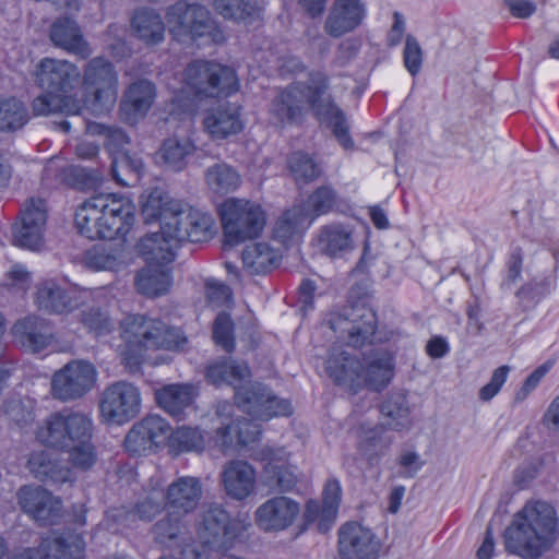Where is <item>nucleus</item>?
<instances>
[{
	"label": "nucleus",
	"mask_w": 559,
	"mask_h": 559,
	"mask_svg": "<svg viewBox=\"0 0 559 559\" xmlns=\"http://www.w3.org/2000/svg\"><path fill=\"white\" fill-rule=\"evenodd\" d=\"M142 213L146 221L160 222L159 233L145 235L136 245L138 252L151 261L169 263L181 242H200L213 235L214 218L210 213L158 191L148 195Z\"/></svg>",
	"instance_id": "nucleus-1"
},
{
	"label": "nucleus",
	"mask_w": 559,
	"mask_h": 559,
	"mask_svg": "<svg viewBox=\"0 0 559 559\" xmlns=\"http://www.w3.org/2000/svg\"><path fill=\"white\" fill-rule=\"evenodd\" d=\"M329 88V76L322 71H312L306 82H294L282 88L270 103L272 123L277 127L300 123L311 108L316 116L332 124L333 133L343 147H353L345 116L335 105Z\"/></svg>",
	"instance_id": "nucleus-2"
},
{
	"label": "nucleus",
	"mask_w": 559,
	"mask_h": 559,
	"mask_svg": "<svg viewBox=\"0 0 559 559\" xmlns=\"http://www.w3.org/2000/svg\"><path fill=\"white\" fill-rule=\"evenodd\" d=\"M121 337L124 341L121 362L130 373L140 370L145 350H182L188 343L179 328L143 314H131L121 321Z\"/></svg>",
	"instance_id": "nucleus-3"
},
{
	"label": "nucleus",
	"mask_w": 559,
	"mask_h": 559,
	"mask_svg": "<svg viewBox=\"0 0 559 559\" xmlns=\"http://www.w3.org/2000/svg\"><path fill=\"white\" fill-rule=\"evenodd\" d=\"M556 510L547 502H528L504 531L507 551L525 559L539 557L557 539Z\"/></svg>",
	"instance_id": "nucleus-4"
},
{
	"label": "nucleus",
	"mask_w": 559,
	"mask_h": 559,
	"mask_svg": "<svg viewBox=\"0 0 559 559\" xmlns=\"http://www.w3.org/2000/svg\"><path fill=\"white\" fill-rule=\"evenodd\" d=\"M79 78L80 71L75 64L48 57L41 59L35 67L34 80L46 93L33 100L34 115H80L82 102L73 96L59 94L71 91Z\"/></svg>",
	"instance_id": "nucleus-5"
},
{
	"label": "nucleus",
	"mask_w": 559,
	"mask_h": 559,
	"mask_svg": "<svg viewBox=\"0 0 559 559\" xmlns=\"http://www.w3.org/2000/svg\"><path fill=\"white\" fill-rule=\"evenodd\" d=\"M135 206L129 198L99 193L82 202L74 216L79 233L91 239H112L128 231Z\"/></svg>",
	"instance_id": "nucleus-6"
},
{
	"label": "nucleus",
	"mask_w": 559,
	"mask_h": 559,
	"mask_svg": "<svg viewBox=\"0 0 559 559\" xmlns=\"http://www.w3.org/2000/svg\"><path fill=\"white\" fill-rule=\"evenodd\" d=\"M369 301L367 292L360 286L353 287L348 305L329 314L328 326L350 346L359 347L371 342L377 330V316Z\"/></svg>",
	"instance_id": "nucleus-7"
},
{
	"label": "nucleus",
	"mask_w": 559,
	"mask_h": 559,
	"mask_svg": "<svg viewBox=\"0 0 559 559\" xmlns=\"http://www.w3.org/2000/svg\"><path fill=\"white\" fill-rule=\"evenodd\" d=\"M219 215L225 241L231 246L258 238L266 224L262 206L247 199L225 200Z\"/></svg>",
	"instance_id": "nucleus-8"
},
{
	"label": "nucleus",
	"mask_w": 559,
	"mask_h": 559,
	"mask_svg": "<svg viewBox=\"0 0 559 559\" xmlns=\"http://www.w3.org/2000/svg\"><path fill=\"white\" fill-rule=\"evenodd\" d=\"M92 436L91 416L72 409L50 414L36 431V438L40 443L59 450L91 440Z\"/></svg>",
	"instance_id": "nucleus-9"
},
{
	"label": "nucleus",
	"mask_w": 559,
	"mask_h": 559,
	"mask_svg": "<svg viewBox=\"0 0 559 559\" xmlns=\"http://www.w3.org/2000/svg\"><path fill=\"white\" fill-rule=\"evenodd\" d=\"M82 86L85 107L95 115L110 110L118 95V73L114 64L103 58L91 59L83 69Z\"/></svg>",
	"instance_id": "nucleus-10"
},
{
	"label": "nucleus",
	"mask_w": 559,
	"mask_h": 559,
	"mask_svg": "<svg viewBox=\"0 0 559 559\" xmlns=\"http://www.w3.org/2000/svg\"><path fill=\"white\" fill-rule=\"evenodd\" d=\"M250 526L249 518L231 519L216 502L206 504L199 514L197 532L201 543L215 550H225Z\"/></svg>",
	"instance_id": "nucleus-11"
},
{
	"label": "nucleus",
	"mask_w": 559,
	"mask_h": 559,
	"mask_svg": "<svg viewBox=\"0 0 559 559\" xmlns=\"http://www.w3.org/2000/svg\"><path fill=\"white\" fill-rule=\"evenodd\" d=\"M186 86L200 97H218L236 91L235 71L219 63L197 60L183 73Z\"/></svg>",
	"instance_id": "nucleus-12"
},
{
	"label": "nucleus",
	"mask_w": 559,
	"mask_h": 559,
	"mask_svg": "<svg viewBox=\"0 0 559 559\" xmlns=\"http://www.w3.org/2000/svg\"><path fill=\"white\" fill-rule=\"evenodd\" d=\"M166 19L170 34L179 41L215 36V21L204 5L179 0L167 9Z\"/></svg>",
	"instance_id": "nucleus-13"
},
{
	"label": "nucleus",
	"mask_w": 559,
	"mask_h": 559,
	"mask_svg": "<svg viewBox=\"0 0 559 559\" xmlns=\"http://www.w3.org/2000/svg\"><path fill=\"white\" fill-rule=\"evenodd\" d=\"M96 380L97 370L92 362L71 360L52 374L50 393L60 402L76 401L95 386Z\"/></svg>",
	"instance_id": "nucleus-14"
},
{
	"label": "nucleus",
	"mask_w": 559,
	"mask_h": 559,
	"mask_svg": "<svg viewBox=\"0 0 559 559\" xmlns=\"http://www.w3.org/2000/svg\"><path fill=\"white\" fill-rule=\"evenodd\" d=\"M140 411L141 393L131 382L116 381L102 393L99 412L106 423L126 424L136 417Z\"/></svg>",
	"instance_id": "nucleus-15"
},
{
	"label": "nucleus",
	"mask_w": 559,
	"mask_h": 559,
	"mask_svg": "<svg viewBox=\"0 0 559 559\" xmlns=\"http://www.w3.org/2000/svg\"><path fill=\"white\" fill-rule=\"evenodd\" d=\"M47 223V205L40 198H29L20 210L19 221L13 225V243L29 250H39L44 245Z\"/></svg>",
	"instance_id": "nucleus-16"
},
{
	"label": "nucleus",
	"mask_w": 559,
	"mask_h": 559,
	"mask_svg": "<svg viewBox=\"0 0 559 559\" xmlns=\"http://www.w3.org/2000/svg\"><path fill=\"white\" fill-rule=\"evenodd\" d=\"M338 559H379L381 542L367 526L352 521L346 522L337 532Z\"/></svg>",
	"instance_id": "nucleus-17"
},
{
	"label": "nucleus",
	"mask_w": 559,
	"mask_h": 559,
	"mask_svg": "<svg viewBox=\"0 0 559 559\" xmlns=\"http://www.w3.org/2000/svg\"><path fill=\"white\" fill-rule=\"evenodd\" d=\"M235 401L243 412L263 420L274 416H288L293 412L287 400L278 399L261 383L238 389Z\"/></svg>",
	"instance_id": "nucleus-18"
},
{
	"label": "nucleus",
	"mask_w": 559,
	"mask_h": 559,
	"mask_svg": "<svg viewBox=\"0 0 559 559\" xmlns=\"http://www.w3.org/2000/svg\"><path fill=\"white\" fill-rule=\"evenodd\" d=\"M300 513L299 503L278 496L267 499L254 512L257 525L264 532H280L288 528Z\"/></svg>",
	"instance_id": "nucleus-19"
},
{
	"label": "nucleus",
	"mask_w": 559,
	"mask_h": 559,
	"mask_svg": "<svg viewBox=\"0 0 559 559\" xmlns=\"http://www.w3.org/2000/svg\"><path fill=\"white\" fill-rule=\"evenodd\" d=\"M170 431L168 423L158 415H148L132 426L124 438L126 450L140 455L158 447Z\"/></svg>",
	"instance_id": "nucleus-20"
},
{
	"label": "nucleus",
	"mask_w": 559,
	"mask_h": 559,
	"mask_svg": "<svg viewBox=\"0 0 559 559\" xmlns=\"http://www.w3.org/2000/svg\"><path fill=\"white\" fill-rule=\"evenodd\" d=\"M152 534L158 546L169 550H181V556L185 555V548L192 542L189 522L185 519V514L170 510L153 525Z\"/></svg>",
	"instance_id": "nucleus-21"
},
{
	"label": "nucleus",
	"mask_w": 559,
	"mask_h": 559,
	"mask_svg": "<svg viewBox=\"0 0 559 559\" xmlns=\"http://www.w3.org/2000/svg\"><path fill=\"white\" fill-rule=\"evenodd\" d=\"M21 508L43 524H53L61 516V500L41 487L24 486L19 490Z\"/></svg>",
	"instance_id": "nucleus-22"
},
{
	"label": "nucleus",
	"mask_w": 559,
	"mask_h": 559,
	"mask_svg": "<svg viewBox=\"0 0 559 559\" xmlns=\"http://www.w3.org/2000/svg\"><path fill=\"white\" fill-rule=\"evenodd\" d=\"M202 496L203 486L198 477L181 476L167 486L164 493V507L187 515L197 510Z\"/></svg>",
	"instance_id": "nucleus-23"
},
{
	"label": "nucleus",
	"mask_w": 559,
	"mask_h": 559,
	"mask_svg": "<svg viewBox=\"0 0 559 559\" xmlns=\"http://www.w3.org/2000/svg\"><path fill=\"white\" fill-rule=\"evenodd\" d=\"M219 476L225 493L233 500L242 501L255 491L257 472L247 461L227 462Z\"/></svg>",
	"instance_id": "nucleus-24"
},
{
	"label": "nucleus",
	"mask_w": 559,
	"mask_h": 559,
	"mask_svg": "<svg viewBox=\"0 0 559 559\" xmlns=\"http://www.w3.org/2000/svg\"><path fill=\"white\" fill-rule=\"evenodd\" d=\"M325 370L335 384L353 394L364 388L361 360L347 352L334 349L326 360Z\"/></svg>",
	"instance_id": "nucleus-25"
},
{
	"label": "nucleus",
	"mask_w": 559,
	"mask_h": 559,
	"mask_svg": "<svg viewBox=\"0 0 559 559\" xmlns=\"http://www.w3.org/2000/svg\"><path fill=\"white\" fill-rule=\"evenodd\" d=\"M156 97L153 82L142 79L133 82L127 88L120 103L119 112L122 120L134 124L144 118Z\"/></svg>",
	"instance_id": "nucleus-26"
},
{
	"label": "nucleus",
	"mask_w": 559,
	"mask_h": 559,
	"mask_svg": "<svg viewBox=\"0 0 559 559\" xmlns=\"http://www.w3.org/2000/svg\"><path fill=\"white\" fill-rule=\"evenodd\" d=\"M364 16L365 8L359 0H335L325 20L324 31L338 38L358 27Z\"/></svg>",
	"instance_id": "nucleus-27"
},
{
	"label": "nucleus",
	"mask_w": 559,
	"mask_h": 559,
	"mask_svg": "<svg viewBox=\"0 0 559 559\" xmlns=\"http://www.w3.org/2000/svg\"><path fill=\"white\" fill-rule=\"evenodd\" d=\"M15 341L31 353L44 350L52 341L51 328L47 320L37 316H27L12 326Z\"/></svg>",
	"instance_id": "nucleus-28"
},
{
	"label": "nucleus",
	"mask_w": 559,
	"mask_h": 559,
	"mask_svg": "<svg viewBox=\"0 0 559 559\" xmlns=\"http://www.w3.org/2000/svg\"><path fill=\"white\" fill-rule=\"evenodd\" d=\"M203 127L213 140H224L239 133L243 124L238 108L223 104L206 111Z\"/></svg>",
	"instance_id": "nucleus-29"
},
{
	"label": "nucleus",
	"mask_w": 559,
	"mask_h": 559,
	"mask_svg": "<svg viewBox=\"0 0 559 559\" xmlns=\"http://www.w3.org/2000/svg\"><path fill=\"white\" fill-rule=\"evenodd\" d=\"M364 386L380 392L385 389L394 376L393 356L386 350H374L362 360Z\"/></svg>",
	"instance_id": "nucleus-30"
},
{
	"label": "nucleus",
	"mask_w": 559,
	"mask_h": 559,
	"mask_svg": "<svg viewBox=\"0 0 559 559\" xmlns=\"http://www.w3.org/2000/svg\"><path fill=\"white\" fill-rule=\"evenodd\" d=\"M35 304L48 313L67 314L80 306L79 298L61 288L52 281H46L36 287Z\"/></svg>",
	"instance_id": "nucleus-31"
},
{
	"label": "nucleus",
	"mask_w": 559,
	"mask_h": 559,
	"mask_svg": "<svg viewBox=\"0 0 559 559\" xmlns=\"http://www.w3.org/2000/svg\"><path fill=\"white\" fill-rule=\"evenodd\" d=\"M85 544L78 534L47 536L36 550L39 559H81Z\"/></svg>",
	"instance_id": "nucleus-32"
},
{
	"label": "nucleus",
	"mask_w": 559,
	"mask_h": 559,
	"mask_svg": "<svg viewBox=\"0 0 559 559\" xmlns=\"http://www.w3.org/2000/svg\"><path fill=\"white\" fill-rule=\"evenodd\" d=\"M27 466L29 472L41 481L52 484L71 481V469L48 451L31 453Z\"/></svg>",
	"instance_id": "nucleus-33"
},
{
	"label": "nucleus",
	"mask_w": 559,
	"mask_h": 559,
	"mask_svg": "<svg viewBox=\"0 0 559 559\" xmlns=\"http://www.w3.org/2000/svg\"><path fill=\"white\" fill-rule=\"evenodd\" d=\"M158 405L171 417L181 420L186 409L190 408L194 400V388L190 384H168L157 390Z\"/></svg>",
	"instance_id": "nucleus-34"
},
{
	"label": "nucleus",
	"mask_w": 559,
	"mask_h": 559,
	"mask_svg": "<svg viewBox=\"0 0 559 559\" xmlns=\"http://www.w3.org/2000/svg\"><path fill=\"white\" fill-rule=\"evenodd\" d=\"M205 377L215 386L233 385L237 391V384L250 377V369L246 362L221 358L207 366Z\"/></svg>",
	"instance_id": "nucleus-35"
},
{
	"label": "nucleus",
	"mask_w": 559,
	"mask_h": 559,
	"mask_svg": "<svg viewBox=\"0 0 559 559\" xmlns=\"http://www.w3.org/2000/svg\"><path fill=\"white\" fill-rule=\"evenodd\" d=\"M318 241L326 255L341 257L354 249L353 229L340 223L325 225L320 230Z\"/></svg>",
	"instance_id": "nucleus-36"
},
{
	"label": "nucleus",
	"mask_w": 559,
	"mask_h": 559,
	"mask_svg": "<svg viewBox=\"0 0 559 559\" xmlns=\"http://www.w3.org/2000/svg\"><path fill=\"white\" fill-rule=\"evenodd\" d=\"M131 26L136 38L145 45H157L164 40V21L153 10L144 9L136 11L132 17Z\"/></svg>",
	"instance_id": "nucleus-37"
},
{
	"label": "nucleus",
	"mask_w": 559,
	"mask_h": 559,
	"mask_svg": "<svg viewBox=\"0 0 559 559\" xmlns=\"http://www.w3.org/2000/svg\"><path fill=\"white\" fill-rule=\"evenodd\" d=\"M51 41L70 52L86 56V44L76 23L68 17L56 20L50 28Z\"/></svg>",
	"instance_id": "nucleus-38"
},
{
	"label": "nucleus",
	"mask_w": 559,
	"mask_h": 559,
	"mask_svg": "<svg viewBox=\"0 0 559 559\" xmlns=\"http://www.w3.org/2000/svg\"><path fill=\"white\" fill-rule=\"evenodd\" d=\"M146 261L147 259L143 257ZM151 263L155 261L148 260ZM156 266H147L142 269L135 280V286L140 294L147 297H157L166 294L171 284L170 273L163 269V263L156 262Z\"/></svg>",
	"instance_id": "nucleus-39"
},
{
	"label": "nucleus",
	"mask_w": 559,
	"mask_h": 559,
	"mask_svg": "<svg viewBox=\"0 0 559 559\" xmlns=\"http://www.w3.org/2000/svg\"><path fill=\"white\" fill-rule=\"evenodd\" d=\"M281 254L266 242H255L242 251V262L251 273H265L280 263Z\"/></svg>",
	"instance_id": "nucleus-40"
},
{
	"label": "nucleus",
	"mask_w": 559,
	"mask_h": 559,
	"mask_svg": "<svg viewBox=\"0 0 559 559\" xmlns=\"http://www.w3.org/2000/svg\"><path fill=\"white\" fill-rule=\"evenodd\" d=\"M310 225L311 218L304 206H294L278 217L273 228V236L285 245Z\"/></svg>",
	"instance_id": "nucleus-41"
},
{
	"label": "nucleus",
	"mask_w": 559,
	"mask_h": 559,
	"mask_svg": "<svg viewBox=\"0 0 559 559\" xmlns=\"http://www.w3.org/2000/svg\"><path fill=\"white\" fill-rule=\"evenodd\" d=\"M197 152L198 148L190 139L169 138L163 142L159 156L168 168L180 171L187 166L188 157Z\"/></svg>",
	"instance_id": "nucleus-42"
},
{
	"label": "nucleus",
	"mask_w": 559,
	"mask_h": 559,
	"mask_svg": "<svg viewBox=\"0 0 559 559\" xmlns=\"http://www.w3.org/2000/svg\"><path fill=\"white\" fill-rule=\"evenodd\" d=\"M380 413L388 419L386 425L393 430L408 429L412 425L407 397L402 392L390 394L381 404Z\"/></svg>",
	"instance_id": "nucleus-43"
},
{
	"label": "nucleus",
	"mask_w": 559,
	"mask_h": 559,
	"mask_svg": "<svg viewBox=\"0 0 559 559\" xmlns=\"http://www.w3.org/2000/svg\"><path fill=\"white\" fill-rule=\"evenodd\" d=\"M214 8L224 19L247 22L261 12L259 0H214Z\"/></svg>",
	"instance_id": "nucleus-44"
},
{
	"label": "nucleus",
	"mask_w": 559,
	"mask_h": 559,
	"mask_svg": "<svg viewBox=\"0 0 559 559\" xmlns=\"http://www.w3.org/2000/svg\"><path fill=\"white\" fill-rule=\"evenodd\" d=\"M205 180L211 190L216 193L235 191L241 183L240 175L227 164H216L207 168Z\"/></svg>",
	"instance_id": "nucleus-45"
},
{
	"label": "nucleus",
	"mask_w": 559,
	"mask_h": 559,
	"mask_svg": "<svg viewBox=\"0 0 559 559\" xmlns=\"http://www.w3.org/2000/svg\"><path fill=\"white\" fill-rule=\"evenodd\" d=\"M336 203V191L330 186H321L309 195L304 209L312 223L318 216L331 212Z\"/></svg>",
	"instance_id": "nucleus-46"
},
{
	"label": "nucleus",
	"mask_w": 559,
	"mask_h": 559,
	"mask_svg": "<svg viewBox=\"0 0 559 559\" xmlns=\"http://www.w3.org/2000/svg\"><path fill=\"white\" fill-rule=\"evenodd\" d=\"M337 515V510L331 507L320 504L318 501H309L304 513L305 523L314 525L316 530L322 534L330 531Z\"/></svg>",
	"instance_id": "nucleus-47"
},
{
	"label": "nucleus",
	"mask_w": 559,
	"mask_h": 559,
	"mask_svg": "<svg viewBox=\"0 0 559 559\" xmlns=\"http://www.w3.org/2000/svg\"><path fill=\"white\" fill-rule=\"evenodd\" d=\"M287 164L296 181L310 182L321 175V169L317 163L304 152L292 153Z\"/></svg>",
	"instance_id": "nucleus-48"
},
{
	"label": "nucleus",
	"mask_w": 559,
	"mask_h": 559,
	"mask_svg": "<svg viewBox=\"0 0 559 559\" xmlns=\"http://www.w3.org/2000/svg\"><path fill=\"white\" fill-rule=\"evenodd\" d=\"M28 120L24 105L14 98L0 103V130L22 128Z\"/></svg>",
	"instance_id": "nucleus-49"
},
{
	"label": "nucleus",
	"mask_w": 559,
	"mask_h": 559,
	"mask_svg": "<svg viewBox=\"0 0 559 559\" xmlns=\"http://www.w3.org/2000/svg\"><path fill=\"white\" fill-rule=\"evenodd\" d=\"M34 406L32 401L9 399L3 403V413L7 418L19 427H25L34 420Z\"/></svg>",
	"instance_id": "nucleus-50"
},
{
	"label": "nucleus",
	"mask_w": 559,
	"mask_h": 559,
	"mask_svg": "<svg viewBox=\"0 0 559 559\" xmlns=\"http://www.w3.org/2000/svg\"><path fill=\"white\" fill-rule=\"evenodd\" d=\"M143 168L142 160L132 157L128 152H116L112 155L111 170L115 180L121 185H128L124 178L128 174H139Z\"/></svg>",
	"instance_id": "nucleus-51"
},
{
	"label": "nucleus",
	"mask_w": 559,
	"mask_h": 559,
	"mask_svg": "<svg viewBox=\"0 0 559 559\" xmlns=\"http://www.w3.org/2000/svg\"><path fill=\"white\" fill-rule=\"evenodd\" d=\"M171 443L180 451H202L204 438L198 428L182 426L171 433Z\"/></svg>",
	"instance_id": "nucleus-52"
},
{
	"label": "nucleus",
	"mask_w": 559,
	"mask_h": 559,
	"mask_svg": "<svg viewBox=\"0 0 559 559\" xmlns=\"http://www.w3.org/2000/svg\"><path fill=\"white\" fill-rule=\"evenodd\" d=\"M88 130L93 134L104 136V144L112 155H115L116 152H123L124 145L129 143L127 134L120 128L115 126L95 123L90 126Z\"/></svg>",
	"instance_id": "nucleus-53"
},
{
	"label": "nucleus",
	"mask_w": 559,
	"mask_h": 559,
	"mask_svg": "<svg viewBox=\"0 0 559 559\" xmlns=\"http://www.w3.org/2000/svg\"><path fill=\"white\" fill-rule=\"evenodd\" d=\"M213 338L215 343L227 353H231L234 350V322L226 312L217 314L213 324Z\"/></svg>",
	"instance_id": "nucleus-54"
},
{
	"label": "nucleus",
	"mask_w": 559,
	"mask_h": 559,
	"mask_svg": "<svg viewBox=\"0 0 559 559\" xmlns=\"http://www.w3.org/2000/svg\"><path fill=\"white\" fill-rule=\"evenodd\" d=\"M81 321L87 329L94 331L97 335L109 333L112 329L111 319L106 312L96 307H91L87 310L82 311Z\"/></svg>",
	"instance_id": "nucleus-55"
},
{
	"label": "nucleus",
	"mask_w": 559,
	"mask_h": 559,
	"mask_svg": "<svg viewBox=\"0 0 559 559\" xmlns=\"http://www.w3.org/2000/svg\"><path fill=\"white\" fill-rule=\"evenodd\" d=\"M64 450L69 451V459L78 468L88 469L96 461L94 447L91 443V440H84L82 443L73 444Z\"/></svg>",
	"instance_id": "nucleus-56"
},
{
	"label": "nucleus",
	"mask_w": 559,
	"mask_h": 559,
	"mask_svg": "<svg viewBox=\"0 0 559 559\" xmlns=\"http://www.w3.org/2000/svg\"><path fill=\"white\" fill-rule=\"evenodd\" d=\"M237 420L236 421H219L216 427L213 442L222 451L237 448Z\"/></svg>",
	"instance_id": "nucleus-57"
},
{
	"label": "nucleus",
	"mask_w": 559,
	"mask_h": 559,
	"mask_svg": "<svg viewBox=\"0 0 559 559\" xmlns=\"http://www.w3.org/2000/svg\"><path fill=\"white\" fill-rule=\"evenodd\" d=\"M404 66L407 71L415 76L418 74L423 63V50L412 35L406 36L405 47L403 51Z\"/></svg>",
	"instance_id": "nucleus-58"
},
{
	"label": "nucleus",
	"mask_w": 559,
	"mask_h": 559,
	"mask_svg": "<svg viewBox=\"0 0 559 559\" xmlns=\"http://www.w3.org/2000/svg\"><path fill=\"white\" fill-rule=\"evenodd\" d=\"M88 264L96 270H111L119 263L117 250L108 248H95L88 253Z\"/></svg>",
	"instance_id": "nucleus-59"
},
{
	"label": "nucleus",
	"mask_w": 559,
	"mask_h": 559,
	"mask_svg": "<svg viewBox=\"0 0 559 559\" xmlns=\"http://www.w3.org/2000/svg\"><path fill=\"white\" fill-rule=\"evenodd\" d=\"M205 297L212 307H222L231 299L230 288L215 280L205 282Z\"/></svg>",
	"instance_id": "nucleus-60"
},
{
	"label": "nucleus",
	"mask_w": 559,
	"mask_h": 559,
	"mask_svg": "<svg viewBox=\"0 0 559 559\" xmlns=\"http://www.w3.org/2000/svg\"><path fill=\"white\" fill-rule=\"evenodd\" d=\"M552 362L546 361L537 367L524 381L521 389L515 393L514 401L523 402L528 394L539 384L540 380L548 373Z\"/></svg>",
	"instance_id": "nucleus-61"
},
{
	"label": "nucleus",
	"mask_w": 559,
	"mask_h": 559,
	"mask_svg": "<svg viewBox=\"0 0 559 559\" xmlns=\"http://www.w3.org/2000/svg\"><path fill=\"white\" fill-rule=\"evenodd\" d=\"M253 457L265 463V469L274 468L275 466L283 465L287 460V454L282 448H272L270 445H263L258 449Z\"/></svg>",
	"instance_id": "nucleus-62"
},
{
	"label": "nucleus",
	"mask_w": 559,
	"mask_h": 559,
	"mask_svg": "<svg viewBox=\"0 0 559 559\" xmlns=\"http://www.w3.org/2000/svg\"><path fill=\"white\" fill-rule=\"evenodd\" d=\"M261 436V426L247 418L237 419V447L254 442Z\"/></svg>",
	"instance_id": "nucleus-63"
},
{
	"label": "nucleus",
	"mask_w": 559,
	"mask_h": 559,
	"mask_svg": "<svg viewBox=\"0 0 559 559\" xmlns=\"http://www.w3.org/2000/svg\"><path fill=\"white\" fill-rule=\"evenodd\" d=\"M509 371V366H501L497 368L493 371L490 381L480 389L479 399L487 402L490 401L496 394H498L507 380Z\"/></svg>",
	"instance_id": "nucleus-64"
}]
</instances>
